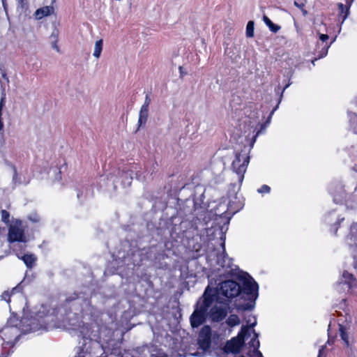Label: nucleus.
<instances>
[{
	"label": "nucleus",
	"mask_w": 357,
	"mask_h": 357,
	"mask_svg": "<svg viewBox=\"0 0 357 357\" xmlns=\"http://www.w3.org/2000/svg\"><path fill=\"white\" fill-rule=\"evenodd\" d=\"M253 337L248 343V346L243 349V354L239 357H263L262 354L259 350L260 342L259 340V334L252 330Z\"/></svg>",
	"instance_id": "7"
},
{
	"label": "nucleus",
	"mask_w": 357,
	"mask_h": 357,
	"mask_svg": "<svg viewBox=\"0 0 357 357\" xmlns=\"http://www.w3.org/2000/svg\"><path fill=\"white\" fill-rule=\"evenodd\" d=\"M254 26L255 23L253 21H249L248 22L245 32L247 37L252 38L254 36Z\"/></svg>",
	"instance_id": "24"
},
{
	"label": "nucleus",
	"mask_w": 357,
	"mask_h": 357,
	"mask_svg": "<svg viewBox=\"0 0 357 357\" xmlns=\"http://www.w3.org/2000/svg\"><path fill=\"white\" fill-rule=\"evenodd\" d=\"M102 40H99L96 42L93 56L99 58L102 50Z\"/></svg>",
	"instance_id": "20"
},
{
	"label": "nucleus",
	"mask_w": 357,
	"mask_h": 357,
	"mask_svg": "<svg viewBox=\"0 0 357 357\" xmlns=\"http://www.w3.org/2000/svg\"><path fill=\"white\" fill-rule=\"evenodd\" d=\"M340 335L345 347L351 350L355 342V339L342 326H340Z\"/></svg>",
	"instance_id": "12"
},
{
	"label": "nucleus",
	"mask_w": 357,
	"mask_h": 357,
	"mask_svg": "<svg viewBox=\"0 0 357 357\" xmlns=\"http://www.w3.org/2000/svg\"><path fill=\"white\" fill-rule=\"evenodd\" d=\"M1 220L5 222L6 224H8L10 222V213L5 209H2L1 211Z\"/></svg>",
	"instance_id": "26"
},
{
	"label": "nucleus",
	"mask_w": 357,
	"mask_h": 357,
	"mask_svg": "<svg viewBox=\"0 0 357 357\" xmlns=\"http://www.w3.org/2000/svg\"><path fill=\"white\" fill-rule=\"evenodd\" d=\"M212 331L208 325L204 326L199 333L197 343L199 348L204 351L210 349L211 345Z\"/></svg>",
	"instance_id": "8"
},
{
	"label": "nucleus",
	"mask_w": 357,
	"mask_h": 357,
	"mask_svg": "<svg viewBox=\"0 0 357 357\" xmlns=\"http://www.w3.org/2000/svg\"><path fill=\"white\" fill-rule=\"evenodd\" d=\"M119 357H140V354L138 351L132 350H124L121 356Z\"/></svg>",
	"instance_id": "23"
},
{
	"label": "nucleus",
	"mask_w": 357,
	"mask_h": 357,
	"mask_svg": "<svg viewBox=\"0 0 357 357\" xmlns=\"http://www.w3.org/2000/svg\"><path fill=\"white\" fill-rule=\"evenodd\" d=\"M227 323L230 327H234L240 324V319L237 314H230Z\"/></svg>",
	"instance_id": "19"
},
{
	"label": "nucleus",
	"mask_w": 357,
	"mask_h": 357,
	"mask_svg": "<svg viewBox=\"0 0 357 357\" xmlns=\"http://www.w3.org/2000/svg\"><path fill=\"white\" fill-rule=\"evenodd\" d=\"M250 162V157L245 153L236 152L235 158L231 163L233 171L238 176V182L241 185L244 179V174Z\"/></svg>",
	"instance_id": "6"
},
{
	"label": "nucleus",
	"mask_w": 357,
	"mask_h": 357,
	"mask_svg": "<svg viewBox=\"0 0 357 357\" xmlns=\"http://www.w3.org/2000/svg\"><path fill=\"white\" fill-rule=\"evenodd\" d=\"M96 342V346H93V348H96V347L98 349L101 351L102 348H101V347L100 345V342Z\"/></svg>",
	"instance_id": "35"
},
{
	"label": "nucleus",
	"mask_w": 357,
	"mask_h": 357,
	"mask_svg": "<svg viewBox=\"0 0 357 357\" xmlns=\"http://www.w3.org/2000/svg\"><path fill=\"white\" fill-rule=\"evenodd\" d=\"M227 315L226 310L217 305L211 307L210 311H208V316L213 321L218 322L223 320Z\"/></svg>",
	"instance_id": "11"
},
{
	"label": "nucleus",
	"mask_w": 357,
	"mask_h": 357,
	"mask_svg": "<svg viewBox=\"0 0 357 357\" xmlns=\"http://www.w3.org/2000/svg\"><path fill=\"white\" fill-rule=\"evenodd\" d=\"M149 103H150V98H149V96L148 95H146V98H145V102L144 104H147V106H149Z\"/></svg>",
	"instance_id": "34"
},
{
	"label": "nucleus",
	"mask_w": 357,
	"mask_h": 357,
	"mask_svg": "<svg viewBox=\"0 0 357 357\" xmlns=\"http://www.w3.org/2000/svg\"><path fill=\"white\" fill-rule=\"evenodd\" d=\"M16 256L19 259L24 261L26 267L29 269L32 268L37 261V257L33 254H24L16 253Z\"/></svg>",
	"instance_id": "13"
},
{
	"label": "nucleus",
	"mask_w": 357,
	"mask_h": 357,
	"mask_svg": "<svg viewBox=\"0 0 357 357\" xmlns=\"http://www.w3.org/2000/svg\"><path fill=\"white\" fill-rule=\"evenodd\" d=\"M221 246L222 252L217 255V264L225 271V273L234 276L241 271L237 266L233 264V259L228 257L225 250V241L222 243Z\"/></svg>",
	"instance_id": "5"
},
{
	"label": "nucleus",
	"mask_w": 357,
	"mask_h": 357,
	"mask_svg": "<svg viewBox=\"0 0 357 357\" xmlns=\"http://www.w3.org/2000/svg\"><path fill=\"white\" fill-rule=\"evenodd\" d=\"M263 20L266 25L272 32L277 33L280 30V26L274 24L267 16L264 15Z\"/></svg>",
	"instance_id": "16"
},
{
	"label": "nucleus",
	"mask_w": 357,
	"mask_h": 357,
	"mask_svg": "<svg viewBox=\"0 0 357 357\" xmlns=\"http://www.w3.org/2000/svg\"><path fill=\"white\" fill-rule=\"evenodd\" d=\"M71 328L79 333V336L84 340L99 342L101 337L98 326L93 324L84 323L82 320L70 322Z\"/></svg>",
	"instance_id": "3"
},
{
	"label": "nucleus",
	"mask_w": 357,
	"mask_h": 357,
	"mask_svg": "<svg viewBox=\"0 0 357 357\" xmlns=\"http://www.w3.org/2000/svg\"><path fill=\"white\" fill-rule=\"evenodd\" d=\"M244 319L248 324L246 326L248 327V331L250 332V328H253L257 325L256 317L252 314H248V316L244 317Z\"/></svg>",
	"instance_id": "17"
},
{
	"label": "nucleus",
	"mask_w": 357,
	"mask_h": 357,
	"mask_svg": "<svg viewBox=\"0 0 357 357\" xmlns=\"http://www.w3.org/2000/svg\"><path fill=\"white\" fill-rule=\"evenodd\" d=\"M340 280V283H343L344 286H346L344 289L349 290L351 287L356 286V282L354 279L353 275L348 273L347 271H344L342 274Z\"/></svg>",
	"instance_id": "14"
},
{
	"label": "nucleus",
	"mask_w": 357,
	"mask_h": 357,
	"mask_svg": "<svg viewBox=\"0 0 357 357\" xmlns=\"http://www.w3.org/2000/svg\"><path fill=\"white\" fill-rule=\"evenodd\" d=\"M328 36L326 34H319V40L320 43H318L317 45V52L318 53V56L316 58H314V61L318 59H321L325 56L328 53V50L330 47V44L328 43Z\"/></svg>",
	"instance_id": "10"
},
{
	"label": "nucleus",
	"mask_w": 357,
	"mask_h": 357,
	"mask_svg": "<svg viewBox=\"0 0 357 357\" xmlns=\"http://www.w3.org/2000/svg\"><path fill=\"white\" fill-rule=\"evenodd\" d=\"M328 353V348L326 344L319 347L318 351L317 357H326Z\"/></svg>",
	"instance_id": "27"
},
{
	"label": "nucleus",
	"mask_w": 357,
	"mask_h": 357,
	"mask_svg": "<svg viewBox=\"0 0 357 357\" xmlns=\"http://www.w3.org/2000/svg\"><path fill=\"white\" fill-rule=\"evenodd\" d=\"M148 119V114L140 113L139 114V119L137 123V130L140 128H144L146 126Z\"/></svg>",
	"instance_id": "21"
},
{
	"label": "nucleus",
	"mask_w": 357,
	"mask_h": 357,
	"mask_svg": "<svg viewBox=\"0 0 357 357\" xmlns=\"http://www.w3.org/2000/svg\"><path fill=\"white\" fill-rule=\"evenodd\" d=\"M56 33L55 35V37H56V39L54 41L52 42V47L55 50H56V51H59V47L57 45V42H58V40H57V35H58V31L56 30Z\"/></svg>",
	"instance_id": "30"
},
{
	"label": "nucleus",
	"mask_w": 357,
	"mask_h": 357,
	"mask_svg": "<svg viewBox=\"0 0 357 357\" xmlns=\"http://www.w3.org/2000/svg\"><path fill=\"white\" fill-rule=\"evenodd\" d=\"M151 357H167V355L161 349L156 347L153 348L151 351Z\"/></svg>",
	"instance_id": "25"
},
{
	"label": "nucleus",
	"mask_w": 357,
	"mask_h": 357,
	"mask_svg": "<svg viewBox=\"0 0 357 357\" xmlns=\"http://www.w3.org/2000/svg\"><path fill=\"white\" fill-rule=\"evenodd\" d=\"M249 336H250V332L248 331V327L242 326L237 336L232 337L226 342L223 348L224 352L226 354H239L245 346H248L245 341Z\"/></svg>",
	"instance_id": "4"
},
{
	"label": "nucleus",
	"mask_w": 357,
	"mask_h": 357,
	"mask_svg": "<svg viewBox=\"0 0 357 357\" xmlns=\"http://www.w3.org/2000/svg\"><path fill=\"white\" fill-rule=\"evenodd\" d=\"M214 302L208 296V291H204L199 298L192 314L190 317V324L192 328H197L203 324L208 317V310Z\"/></svg>",
	"instance_id": "2"
},
{
	"label": "nucleus",
	"mask_w": 357,
	"mask_h": 357,
	"mask_svg": "<svg viewBox=\"0 0 357 357\" xmlns=\"http://www.w3.org/2000/svg\"><path fill=\"white\" fill-rule=\"evenodd\" d=\"M287 87H288V84H287V85H286V86L284 87V90Z\"/></svg>",
	"instance_id": "40"
},
{
	"label": "nucleus",
	"mask_w": 357,
	"mask_h": 357,
	"mask_svg": "<svg viewBox=\"0 0 357 357\" xmlns=\"http://www.w3.org/2000/svg\"><path fill=\"white\" fill-rule=\"evenodd\" d=\"M257 192L260 194L269 193L271 192V188L268 185H262L258 190Z\"/></svg>",
	"instance_id": "28"
},
{
	"label": "nucleus",
	"mask_w": 357,
	"mask_h": 357,
	"mask_svg": "<svg viewBox=\"0 0 357 357\" xmlns=\"http://www.w3.org/2000/svg\"><path fill=\"white\" fill-rule=\"evenodd\" d=\"M179 71H180L181 77H183V75H184V73L183 71V67L182 66L179 67ZM185 74H186V73H185Z\"/></svg>",
	"instance_id": "36"
},
{
	"label": "nucleus",
	"mask_w": 357,
	"mask_h": 357,
	"mask_svg": "<svg viewBox=\"0 0 357 357\" xmlns=\"http://www.w3.org/2000/svg\"><path fill=\"white\" fill-rule=\"evenodd\" d=\"M8 241L9 243L26 241L24 231L22 228L10 225L8 228Z\"/></svg>",
	"instance_id": "9"
},
{
	"label": "nucleus",
	"mask_w": 357,
	"mask_h": 357,
	"mask_svg": "<svg viewBox=\"0 0 357 357\" xmlns=\"http://www.w3.org/2000/svg\"><path fill=\"white\" fill-rule=\"evenodd\" d=\"M17 287H14L11 291H4L1 295V300L5 301L7 303H10V298L15 293Z\"/></svg>",
	"instance_id": "18"
},
{
	"label": "nucleus",
	"mask_w": 357,
	"mask_h": 357,
	"mask_svg": "<svg viewBox=\"0 0 357 357\" xmlns=\"http://www.w3.org/2000/svg\"><path fill=\"white\" fill-rule=\"evenodd\" d=\"M17 2L22 6H23L24 5V0H17Z\"/></svg>",
	"instance_id": "38"
},
{
	"label": "nucleus",
	"mask_w": 357,
	"mask_h": 357,
	"mask_svg": "<svg viewBox=\"0 0 357 357\" xmlns=\"http://www.w3.org/2000/svg\"><path fill=\"white\" fill-rule=\"evenodd\" d=\"M294 5L298 8L299 9L301 10L302 13H303V15L305 16L307 15V12L306 10H305L304 8V6H305V4L302 2H298V1H294Z\"/></svg>",
	"instance_id": "29"
},
{
	"label": "nucleus",
	"mask_w": 357,
	"mask_h": 357,
	"mask_svg": "<svg viewBox=\"0 0 357 357\" xmlns=\"http://www.w3.org/2000/svg\"><path fill=\"white\" fill-rule=\"evenodd\" d=\"M282 92H284V89H283V90H282V93H281L280 98H281V97H282Z\"/></svg>",
	"instance_id": "41"
},
{
	"label": "nucleus",
	"mask_w": 357,
	"mask_h": 357,
	"mask_svg": "<svg viewBox=\"0 0 357 357\" xmlns=\"http://www.w3.org/2000/svg\"><path fill=\"white\" fill-rule=\"evenodd\" d=\"M280 102V100H279V102H278V103L277 104V105H276V106H275V107L272 109V111L271 112V113H270V114H269V116H268V120H269V119H271V118L272 115L273 114V113L275 112V111L278 109V105H279Z\"/></svg>",
	"instance_id": "32"
},
{
	"label": "nucleus",
	"mask_w": 357,
	"mask_h": 357,
	"mask_svg": "<svg viewBox=\"0 0 357 357\" xmlns=\"http://www.w3.org/2000/svg\"><path fill=\"white\" fill-rule=\"evenodd\" d=\"M2 76H3V78H5V79L6 78V79H7V77H6V75L5 73H3V74H2Z\"/></svg>",
	"instance_id": "39"
},
{
	"label": "nucleus",
	"mask_w": 357,
	"mask_h": 357,
	"mask_svg": "<svg viewBox=\"0 0 357 357\" xmlns=\"http://www.w3.org/2000/svg\"><path fill=\"white\" fill-rule=\"evenodd\" d=\"M54 11L52 6H43L37 9L35 12L36 18L40 20L45 17L52 15Z\"/></svg>",
	"instance_id": "15"
},
{
	"label": "nucleus",
	"mask_w": 357,
	"mask_h": 357,
	"mask_svg": "<svg viewBox=\"0 0 357 357\" xmlns=\"http://www.w3.org/2000/svg\"><path fill=\"white\" fill-rule=\"evenodd\" d=\"M235 276L242 282V286L233 280H227L220 282L217 287L207 286L204 291H208V296L212 301L219 303H224L225 301H229L241 294H245L248 296L250 302L236 304V309L238 312L252 310L259 295V285L248 273L239 271Z\"/></svg>",
	"instance_id": "1"
},
{
	"label": "nucleus",
	"mask_w": 357,
	"mask_h": 357,
	"mask_svg": "<svg viewBox=\"0 0 357 357\" xmlns=\"http://www.w3.org/2000/svg\"><path fill=\"white\" fill-rule=\"evenodd\" d=\"M348 12H349V8H346V14H345V15H344V16L343 17V20H344L347 17Z\"/></svg>",
	"instance_id": "37"
},
{
	"label": "nucleus",
	"mask_w": 357,
	"mask_h": 357,
	"mask_svg": "<svg viewBox=\"0 0 357 357\" xmlns=\"http://www.w3.org/2000/svg\"><path fill=\"white\" fill-rule=\"evenodd\" d=\"M337 6H338V8H339L340 12L342 13L344 12V8H345L344 6L342 3H339L337 4Z\"/></svg>",
	"instance_id": "33"
},
{
	"label": "nucleus",
	"mask_w": 357,
	"mask_h": 357,
	"mask_svg": "<svg viewBox=\"0 0 357 357\" xmlns=\"http://www.w3.org/2000/svg\"><path fill=\"white\" fill-rule=\"evenodd\" d=\"M121 176L123 177V178L122 179V182L123 183L130 184L132 180L131 171H122Z\"/></svg>",
	"instance_id": "22"
},
{
	"label": "nucleus",
	"mask_w": 357,
	"mask_h": 357,
	"mask_svg": "<svg viewBox=\"0 0 357 357\" xmlns=\"http://www.w3.org/2000/svg\"><path fill=\"white\" fill-rule=\"evenodd\" d=\"M140 113L148 114H149V106L147 104H144L140 109Z\"/></svg>",
	"instance_id": "31"
}]
</instances>
